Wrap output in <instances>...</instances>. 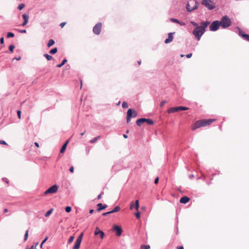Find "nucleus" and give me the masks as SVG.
I'll return each mask as SVG.
<instances>
[{"instance_id": "13", "label": "nucleus", "mask_w": 249, "mask_h": 249, "mask_svg": "<svg viewBox=\"0 0 249 249\" xmlns=\"http://www.w3.org/2000/svg\"><path fill=\"white\" fill-rule=\"evenodd\" d=\"M112 230L113 231H115L116 232V234L118 236H121L122 233V228L117 225H114L113 227Z\"/></svg>"}, {"instance_id": "56", "label": "nucleus", "mask_w": 249, "mask_h": 249, "mask_svg": "<svg viewBox=\"0 0 249 249\" xmlns=\"http://www.w3.org/2000/svg\"><path fill=\"white\" fill-rule=\"evenodd\" d=\"M85 132H86V130H84L83 132H82L80 134L81 136H83L85 134Z\"/></svg>"}, {"instance_id": "33", "label": "nucleus", "mask_w": 249, "mask_h": 249, "mask_svg": "<svg viewBox=\"0 0 249 249\" xmlns=\"http://www.w3.org/2000/svg\"><path fill=\"white\" fill-rule=\"evenodd\" d=\"M25 7L24 4L21 3L18 5V9L21 10Z\"/></svg>"}, {"instance_id": "23", "label": "nucleus", "mask_w": 249, "mask_h": 249, "mask_svg": "<svg viewBox=\"0 0 249 249\" xmlns=\"http://www.w3.org/2000/svg\"><path fill=\"white\" fill-rule=\"evenodd\" d=\"M120 209H121V208L119 206H117L116 207H115L114 208V209L113 210H112L110 212H111V213H116V212H119L120 210Z\"/></svg>"}, {"instance_id": "46", "label": "nucleus", "mask_w": 249, "mask_h": 249, "mask_svg": "<svg viewBox=\"0 0 249 249\" xmlns=\"http://www.w3.org/2000/svg\"><path fill=\"white\" fill-rule=\"evenodd\" d=\"M159 178L158 177H157L155 179V181H154L155 183L158 184L159 182Z\"/></svg>"}, {"instance_id": "6", "label": "nucleus", "mask_w": 249, "mask_h": 249, "mask_svg": "<svg viewBox=\"0 0 249 249\" xmlns=\"http://www.w3.org/2000/svg\"><path fill=\"white\" fill-rule=\"evenodd\" d=\"M202 4L209 10H213L215 8V3L211 0H202Z\"/></svg>"}, {"instance_id": "25", "label": "nucleus", "mask_w": 249, "mask_h": 249, "mask_svg": "<svg viewBox=\"0 0 249 249\" xmlns=\"http://www.w3.org/2000/svg\"><path fill=\"white\" fill-rule=\"evenodd\" d=\"M57 48H53V49L51 50L50 52H49V53H51V54H55L57 53Z\"/></svg>"}, {"instance_id": "41", "label": "nucleus", "mask_w": 249, "mask_h": 249, "mask_svg": "<svg viewBox=\"0 0 249 249\" xmlns=\"http://www.w3.org/2000/svg\"><path fill=\"white\" fill-rule=\"evenodd\" d=\"M166 101H162L160 103V107H163L164 106V105H165V104H166Z\"/></svg>"}, {"instance_id": "18", "label": "nucleus", "mask_w": 249, "mask_h": 249, "mask_svg": "<svg viewBox=\"0 0 249 249\" xmlns=\"http://www.w3.org/2000/svg\"><path fill=\"white\" fill-rule=\"evenodd\" d=\"M173 34L174 33H170L168 34V38L165 39V43L168 44L172 41V40L173 39Z\"/></svg>"}, {"instance_id": "64", "label": "nucleus", "mask_w": 249, "mask_h": 249, "mask_svg": "<svg viewBox=\"0 0 249 249\" xmlns=\"http://www.w3.org/2000/svg\"><path fill=\"white\" fill-rule=\"evenodd\" d=\"M42 245L43 244H42V243H41V245H40V247L42 248Z\"/></svg>"}, {"instance_id": "24", "label": "nucleus", "mask_w": 249, "mask_h": 249, "mask_svg": "<svg viewBox=\"0 0 249 249\" xmlns=\"http://www.w3.org/2000/svg\"><path fill=\"white\" fill-rule=\"evenodd\" d=\"M67 62V60L65 59L63 60L61 64L57 65L56 66L58 68H60L62 66H63Z\"/></svg>"}, {"instance_id": "11", "label": "nucleus", "mask_w": 249, "mask_h": 249, "mask_svg": "<svg viewBox=\"0 0 249 249\" xmlns=\"http://www.w3.org/2000/svg\"><path fill=\"white\" fill-rule=\"evenodd\" d=\"M102 27V24L101 23H97L93 28V32L95 34L99 35L101 32Z\"/></svg>"}, {"instance_id": "53", "label": "nucleus", "mask_w": 249, "mask_h": 249, "mask_svg": "<svg viewBox=\"0 0 249 249\" xmlns=\"http://www.w3.org/2000/svg\"><path fill=\"white\" fill-rule=\"evenodd\" d=\"M178 249H184V248L183 246H178L177 247Z\"/></svg>"}, {"instance_id": "47", "label": "nucleus", "mask_w": 249, "mask_h": 249, "mask_svg": "<svg viewBox=\"0 0 249 249\" xmlns=\"http://www.w3.org/2000/svg\"><path fill=\"white\" fill-rule=\"evenodd\" d=\"M70 171L71 172V173H73L74 172V167L73 166H71L70 168Z\"/></svg>"}, {"instance_id": "54", "label": "nucleus", "mask_w": 249, "mask_h": 249, "mask_svg": "<svg viewBox=\"0 0 249 249\" xmlns=\"http://www.w3.org/2000/svg\"><path fill=\"white\" fill-rule=\"evenodd\" d=\"M35 145H36L37 147H39V144H38L37 142H35Z\"/></svg>"}, {"instance_id": "10", "label": "nucleus", "mask_w": 249, "mask_h": 249, "mask_svg": "<svg viewBox=\"0 0 249 249\" xmlns=\"http://www.w3.org/2000/svg\"><path fill=\"white\" fill-rule=\"evenodd\" d=\"M220 26L219 21L215 20L212 22L211 25L210 26V30L211 31H215L217 30Z\"/></svg>"}, {"instance_id": "22", "label": "nucleus", "mask_w": 249, "mask_h": 249, "mask_svg": "<svg viewBox=\"0 0 249 249\" xmlns=\"http://www.w3.org/2000/svg\"><path fill=\"white\" fill-rule=\"evenodd\" d=\"M55 43L53 39H50L47 44V47L48 48L51 47Z\"/></svg>"}, {"instance_id": "21", "label": "nucleus", "mask_w": 249, "mask_h": 249, "mask_svg": "<svg viewBox=\"0 0 249 249\" xmlns=\"http://www.w3.org/2000/svg\"><path fill=\"white\" fill-rule=\"evenodd\" d=\"M69 140H68L65 143L63 144V145L62 146V147H61V149H60V153H63L65 150H66V147H67V145L68 144V143H69Z\"/></svg>"}, {"instance_id": "31", "label": "nucleus", "mask_w": 249, "mask_h": 249, "mask_svg": "<svg viewBox=\"0 0 249 249\" xmlns=\"http://www.w3.org/2000/svg\"><path fill=\"white\" fill-rule=\"evenodd\" d=\"M170 20L171 21H172L173 22L180 23V21L176 18H172L170 19Z\"/></svg>"}, {"instance_id": "60", "label": "nucleus", "mask_w": 249, "mask_h": 249, "mask_svg": "<svg viewBox=\"0 0 249 249\" xmlns=\"http://www.w3.org/2000/svg\"><path fill=\"white\" fill-rule=\"evenodd\" d=\"M8 212V209H5L3 211V212L4 213H7Z\"/></svg>"}, {"instance_id": "4", "label": "nucleus", "mask_w": 249, "mask_h": 249, "mask_svg": "<svg viewBox=\"0 0 249 249\" xmlns=\"http://www.w3.org/2000/svg\"><path fill=\"white\" fill-rule=\"evenodd\" d=\"M198 7V2L196 0H191L186 5V9L188 12H191Z\"/></svg>"}, {"instance_id": "42", "label": "nucleus", "mask_w": 249, "mask_h": 249, "mask_svg": "<svg viewBox=\"0 0 249 249\" xmlns=\"http://www.w3.org/2000/svg\"><path fill=\"white\" fill-rule=\"evenodd\" d=\"M37 244L38 243H36L35 246H32L30 248H27V249H36V246L37 245Z\"/></svg>"}, {"instance_id": "51", "label": "nucleus", "mask_w": 249, "mask_h": 249, "mask_svg": "<svg viewBox=\"0 0 249 249\" xmlns=\"http://www.w3.org/2000/svg\"><path fill=\"white\" fill-rule=\"evenodd\" d=\"M48 237H46L45 239L42 242V244H43L47 240Z\"/></svg>"}, {"instance_id": "20", "label": "nucleus", "mask_w": 249, "mask_h": 249, "mask_svg": "<svg viewBox=\"0 0 249 249\" xmlns=\"http://www.w3.org/2000/svg\"><path fill=\"white\" fill-rule=\"evenodd\" d=\"M97 206H98V208L97 209V211L98 212L101 211L102 210L106 209L107 207V205H103V204L102 203L98 204Z\"/></svg>"}, {"instance_id": "27", "label": "nucleus", "mask_w": 249, "mask_h": 249, "mask_svg": "<svg viewBox=\"0 0 249 249\" xmlns=\"http://www.w3.org/2000/svg\"><path fill=\"white\" fill-rule=\"evenodd\" d=\"M100 137V136H98V137H95L94 138V139H93L92 140H91L90 141V143H94L95 142H96V141L98 140V139Z\"/></svg>"}, {"instance_id": "40", "label": "nucleus", "mask_w": 249, "mask_h": 249, "mask_svg": "<svg viewBox=\"0 0 249 249\" xmlns=\"http://www.w3.org/2000/svg\"><path fill=\"white\" fill-rule=\"evenodd\" d=\"M73 239H74V237L72 236H71L69 239V243H71V242H72L73 241Z\"/></svg>"}, {"instance_id": "12", "label": "nucleus", "mask_w": 249, "mask_h": 249, "mask_svg": "<svg viewBox=\"0 0 249 249\" xmlns=\"http://www.w3.org/2000/svg\"><path fill=\"white\" fill-rule=\"evenodd\" d=\"M83 233H81L79 237L77 238L73 249H79L80 248V244L82 240Z\"/></svg>"}, {"instance_id": "58", "label": "nucleus", "mask_w": 249, "mask_h": 249, "mask_svg": "<svg viewBox=\"0 0 249 249\" xmlns=\"http://www.w3.org/2000/svg\"><path fill=\"white\" fill-rule=\"evenodd\" d=\"M93 212H94V210H90L89 211V213H90V214H91V213H93Z\"/></svg>"}, {"instance_id": "57", "label": "nucleus", "mask_w": 249, "mask_h": 249, "mask_svg": "<svg viewBox=\"0 0 249 249\" xmlns=\"http://www.w3.org/2000/svg\"><path fill=\"white\" fill-rule=\"evenodd\" d=\"M20 32L22 33H25L26 32V31L25 30H21Z\"/></svg>"}, {"instance_id": "39", "label": "nucleus", "mask_w": 249, "mask_h": 249, "mask_svg": "<svg viewBox=\"0 0 249 249\" xmlns=\"http://www.w3.org/2000/svg\"><path fill=\"white\" fill-rule=\"evenodd\" d=\"M191 23L195 27H196H196H199V26H198V24L197 23L195 22H194V21H191Z\"/></svg>"}, {"instance_id": "62", "label": "nucleus", "mask_w": 249, "mask_h": 249, "mask_svg": "<svg viewBox=\"0 0 249 249\" xmlns=\"http://www.w3.org/2000/svg\"><path fill=\"white\" fill-rule=\"evenodd\" d=\"M82 82L81 81V88H82Z\"/></svg>"}, {"instance_id": "59", "label": "nucleus", "mask_w": 249, "mask_h": 249, "mask_svg": "<svg viewBox=\"0 0 249 249\" xmlns=\"http://www.w3.org/2000/svg\"><path fill=\"white\" fill-rule=\"evenodd\" d=\"M123 137L125 139L127 138V136L126 134H124Z\"/></svg>"}, {"instance_id": "61", "label": "nucleus", "mask_w": 249, "mask_h": 249, "mask_svg": "<svg viewBox=\"0 0 249 249\" xmlns=\"http://www.w3.org/2000/svg\"><path fill=\"white\" fill-rule=\"evenodd\" d=\"M17 59V60H20L21 58H20V57H19L18 58H14V59Z\"/></svg>"}, {"instance_id": "55", "label": "nucleus", "mask_w": 249, "mask_h": 249, "mask_svg": "<svg viewBox=\"0 0 249 249\" xmlns=\"http://www.w3.org/2000/svg\"><path fill=\"white\" fill-rule=\"evenodd\" d=\"M179 24L181 25H185V23L184 22H180V23H178Z\"/></svg>"}, {"instance_id": "32", "label": "nucleus", "mask_w": 249, "mask_h": 249, "mask_svg": "<svg viewBox=\"0 0 249 249\" xmlns=\"http://www.w3.org/2000/svg\"><path fill=\"white\" fill-rule=\"evenodd\" d=\"M28 230H27L25 233V235H24V240L25 241H26L27 239H28Z\"/></svg>"}, {"instance_id": "45", "label": "nucleus", "mask_w": 249, "mask_h": 249, "mask_svg": "<svg viewBox=\"0 0 249 249\" xmlns=\"http://www.w3.org/2000/svg\"><path fill=\"white\" fill-rule=\"evenodd\" d=\"M110 213H111L110 211H109V212H106V213H103V215L106 216V215H108L109 214H110Z\"/></svg>"}, {"instance_id": "52", "label": "nucleus", "mask_w": 249, "mask_h": 249, "mask_svg": "<svg viewBox=\"0 0 249 249\" xmlns=\"http://www.w3.org/2000/svg\"><path fill=\"white\" fill-rule=\"evenodd\" d=\"M192 53H189V54H187L186 57L187 58H190L192 56Z\"/></svg>"}, {"instance_id": "3", "label": "nucleus", "mask_w": 249, "mask_h": 249, "mask_svg": "<svg viewBox=\"0 0 249 249\" xmlns=\"http://www.w3.org/2000/svg\"><path fill=\"white\" fill-rule=\"evenodd\" d=\"M219 22L220 26L223 28L229 27L231 24V21L227 16H224Z\"/></svg>"}, {"instance_id": "35", "label": "nucleus", "mask_w": 249, "mask_h": 249, "mask_svg": "<svg viewBox=\"0 0 249 249\" xmlns=\"http://www.w3.org/2000/svg\"><path fill=\"white\" fill-rule=\"evenodd\" d=\"M15 48V46L14 45H11L9 47V50L11 52H13L14 49Z\"/></svg>"}, {"instance_id": "29", "label": "nucleus", "mask_w": 249, "mask_h": 249, "mask_svg": "<svg viewBox=\"0 0 249 249\" xmlns=\"http://www.w3.org/2000/svg\"><path fill=\"white\" fill-rule=\"evenodd\" d=\"M53 211V209H51L49 211H48L45 214L46 217L49 216L52 213Z\"/></svg>"}, {"instance_id": "36", "label": "nucleus", "mask_w": 249, "mask_h": 249, "mask_svg": "<svg viewBox=\"0 0 249 249\" xmlns=\"http://www.w3.org/2000/svg\"><path fill=\"white\" fill-rule=\"evenodd\" d=\"M122 107L123 108H127L128 107V104L125 102H124L122 104Z\"/></svg>"}, {"instance_id": "28", "label": "nucleus", "mask_w": 249, "mask_h": 249, "mask_svg": "<svg viewBox=\"0 0 249 249\" xmlns=\"http://www.w3.org/2000/svg\"><path fill=\"white\" fill-rule=\"evenodd\" d=\"M44 56L46 58V59L48 60H51L53 58L51 55H49L48 54H44Z\"/></svg>"}, {"instance_id": "16", "label": "nucleus", "mask_w": 249, "mask_h": 249, "mask_svg": "<svg viewBox=\"0 0 249 249\" xmlns=\"http://www.w3.org/2000/svg\"><path fill=\"white\" fill-rule=\"evenodd\" d=\"M139 207V202L138 200H136L135 201V203L134 204L133 202H132L130 204V209L131 210L133 209L134 208L138 210Z\"/></svg>"}, {"instance_id": "15", "label": "nucleus", "mask_w": 249, "mask_h": 249, "mask_svg": "<svg viewBox=\"0 0 249 249\" xmlns=\"http://www.w3.org/2000/svg\"><path fill=\"white\" fill-rule=\"evenodd\" d=\"M239 35L246 40L249 41V35L244 34L242 30H239Z\"/></svg>"}, {"instance_id": "43", "label": "nucleus", "mask_w": 249, "mask_h": 249, "mask_svg": "<svg viewBox=\"0 0 249 249\" xmlns=\"http://www.w3.org/2000/svg\"><path fill=\"white\" fill-rule=\"evenodd\" d=\"M0 144H5V145H7V143L4 141H3V140H0Z\"/></svg>"}, {"instance_id": "14", "label": "nucleus", "mask_w": 249, "mask_h": 249, "mask_svg": "<svg viewBox=\"0 0 249 249\" xmlns=\"http://www.w3.org/2000/svg\"><path fill=\"white\" fill-rule=\"evenodd\" d=\"M94 235L97 236V235H99L100 236V237L102 239L104 238V236H105V233L103 231H101L100 230V229L98 228V227H96V229H95V231H94Z\"/></svg>"}, {"instance_id": "17", "label": "nucleus", "mask_w": 249, "mask_h": 249, "mask_svg": "<svg viewBox=\"0 0 249 249\" xmlns=\"http://www.w3.org/2000/svg\"><path fill=\"white\" fill-rule=\"evenodd\" d=\"M190 200V199L189 197H188L186 196H185L182 197L180 199L179 202L181 203L186 204V203H188Z\"/></svg>"}, {"instance_id": "44", "label": "nucleus", "mask_w": 249, "mask_h": 249, "mask_svg": "<svg viewBox=\"0 0 249 249\" xmlns=\"http://www.w3.org/2000/svg\"><path fill=\"white\" fill-rule=\"evenodd\" d=\"M66 24V22H64L60 23V26L61 28H63Z\"/></svg>"}, {"instance_id": "9", "label": "nucleus", "mask_w": 249, "mask_h": 249, "mask_svg": "<svg viewBox=\"0 0 249 249\" xmlns=\"http://www.w3.org/2000/svg\"><path fill=\"white\" fill-rule=\"evenodd\" d=\"M58 187L57 185H54L48 188L44 193V195L50 194H54L58 191Z\"/></svg>"}, {"instance_id": "30", "label": "nucleus", "mask_w": 249, "mask_h": 249, "mask_svg": "<svg viewBox=\"0 0 249 249\" xmlns=\"http://www.w3.org/2000/svg\"><path fill=\"white\" fill-rule=\"evenodd\" d=\"M14 34L13 33H11V32H8L7 33V37L8 38H9V37H13L14 36Z\"/></svg>"}, {"instance_id": "34", "label": "nucleus", "mask_w": 249, "mask_h": 249, "mask_svg": "<svg viewBox=\"0 0 249 249\" xmlns=\"http://www.w3.org/2000/svg\"><path fill=\"white\" fill-rule=\"evenodd\" d=\"M71 210V208L70 206H67L65 208V211L67 213H70Z\"/></svg>"}, {"instance_id": "19", "label": "nucleus", "mask_w": 249, "mask_h": 249, "mask_svg": "<svg viewBox=\"0 0 249 249\" xmlns=\"http://www.w3.org/2000/svg\"><path fill=\"white\" fill-rule=\"evenodd\" d=\"M22 18L24 19V22L23 23H22V26H25L27 23H28V19H29V16L28 15H27L26 14H23L22 15Z\"/></svg>"}, {"instance_id": "63", "label": "nucleus", "mask_w": 249, "mask_h": 249, "mask_svg": "<svg viewBox=\"0 0 249 249\" xmlns=\"http://www.w3.org/2000/svg\"><path fill=\"white\" fill-rule=\"evenodd\" d=\"M138 63L139 65H140V64H141V61H139Z\"/></svg>"}, {"instance_id": "48", "label": "nucleus", "mask_w": 249, "mask_h": 249, "mask_svg": "<svg viewBox=\"0 0 249 249\" xmlns=\"http://www.w3.org/2000/svg\"><path fill=\"white\" fill-rule=\"evenodd\" d=\"M0 42L1 44H3L4 43V38L3 37H1L0 39Z\"/></svg>"}, {"instance_id": "1", "label": "nucleus", "mask_w": 249, "mask_h": 249, "mask_svg": "<svg viewBox=\"0 0 249 249\" xmlns=\"http://www.w3.org/2000/svg\"><path fill=\"white\" fill-rule=\"evenodd\" d=\"M210 24L208 21H206L201 23L199 27H196L193 31V35L197 38L198 40L200 39L202 35L205 33L206 28Z\"/></svg>"}, {"instance_id": "8", "label": "nucleus", "mask_w": 249, "mask_h": 249, "mask_svg": "<svg viewBox=\"0 0 249 249\" xmlns=\"http://www.w3.org/2000/svg\"><path fill=\"white\" fill-rule=\"evenodd\" d=\"M188 109H189L188 107L179 106V107H171L167 110V112L168 113H172L178 112V111H179L180 110H187Z\"/></svg>"}, {"instance_id": "2", "label": "nucleus", "mask_w": 249, "mask_h": 249, "mask_svg": "<svg viewBox=\"0 0 249 249\" xmlns=\"http://www.w3.org/2000/svg\"><path fill=\"white\" fill-rule=\"evenodd\" d=\"M215 121V119H203L196 121L192 126V129L195 130L200 127H204L210 125L212 123Z\"/></svg>"}, {"instance_id": "26", "label": "nucleus", "mask_w": 249, "mask_h": 249, "mask_svg": "<svg viewBox=\"0 0 249 249\" xmlns=\"http://www.w3.org/2000/svg\"><path fill=\"white\" fill-rule=\"evenodd\" d=\"M150 248L149 245H142L141 246L140 249H150Z\"/></svg>"}, {"instance_id": "50", "label": "nucleus", "mask_w": 249, "mask_h": 249, "mask_svg": "<svg viewBox=\"0 0 249 249\" xmlns=\"http://www.w3.org/2000/svg\"><path fill=\"white\" fill-rule=\"evenodd\" d=\"M2 180L5 181V182H6V183L8 184L9 183V181H8V179L6 178H4L2 179Z\"/></svg>"}, {"instance_id": "5", "label": "nucleus", "mask_w": 249, "mask_h": 249, "mask_svg": "<svg viewBox=\"0 0 249 249\" xmlns=\"http://www.w3.org/2000/svg\"><path fill=\"white\" fill-rule=\"evenodd\" d=\"M137 116V112L131 108L128 109L127 112V116H126V123L127 124L129 123L131 120V118L132 117L135 118Z\"/></svg>"}, {"instance_id": "49", "label": "nucleus", "mask_w": 249, "mask_h": 249, "mask_svg": "<svg viewBox=\"0 0 249 249\" xmlns=\"http://www.w3.org/2000/svg\"><path fill=\"white\" fill-rule=\"evenodd\" d=\"M104 194V192L101 193L98 196V199H100L102 197V195Z\"/></svg>"}, {"instance_id": "37", "label": "nucleus", "mask_w": 249, "mask_h": 249, "mask_svg": "<svg viewBox=\"0 0 249 249\" xmlns=\"http://www.w3.org/2000/svg\"><path fill=\"white\" fill-rule=\"evenodd\" d=\"M135 215L136 216V217L138 218V219H139L140 218V215H141V214H140V213L139 212H137V213H135Z\"/></svg>"}, {"instance_id": "7", "label": "nucleus", "mask_w": 249, "mask_h": 249, "mask_svg": "<svg viewBox=\"0 0 249 249\" xmlns=\"http://www.w3.org/2000/svg\"><path fill=\"white\" fill-rule=\"evenodd\" d=\"M145 123L149 125H152L154 124V121L149 119L141 118L137 120L136 121V124L138 126H141L142 123Z\"/></svg>"}, {"instance_id": "38", "label": "nucleus", "mask_w": 249, "mask_h": 249, "mask_svg": "<svg viewBox=\"0 0 249 249\" xmlns=\"http://www.w3.org/2000/svg\"><path fill=\"white\" fill-rule=\"evenodd\" d=\"M21 112L20 110L17 111V114H18V118L19 119H21Z\"/></svg>"}]
</instances>
